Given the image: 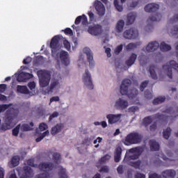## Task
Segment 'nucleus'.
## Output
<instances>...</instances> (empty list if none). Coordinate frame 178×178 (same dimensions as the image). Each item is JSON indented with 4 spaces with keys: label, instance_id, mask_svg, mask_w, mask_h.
Returning a JSON list of instances; mask_svg holds the SVG:
<instances>
[{
    "label": "nucleus",
    "instance_id": "1",
    "mask_svg": "<svg viewBox=\"0 0 178 178\" xmlns=\"http://www.w3.org/2000/svg\"><path fill=\"white\" fill-rule=\"evenodd\" d=\"M159 10V5L152 3L145 6V11L148 13H154V15L149 17L147 19L148 23L149 22H159L162 19V15L158 13Z\"/></svg>",
    "mask_w": 178,
    "mask_h": 178
},
{
    "label": "nucleus",
    "instance_id": "2",
    "mask_svg": "<svg viewBox=\"0 0 178 178\" xmlns=\"http://www.w3.org/2000/svg\"><path fill=\"white\" fill-rule=\"evenodd\" d=\"M141 141H143V135L138 132H131L125 137L124 144L129 146L134 144H140Z\"/></svg>",
    "mask_w": 178,
    "mask_h": 178
},
{
    "label": "nucleus",
    "instance_id": "3",
    "mask_svg": "<svg viewBox=\"0 0 178 178\" xmlns=\"http://www.w3.org/2000/svg\"><path fill=\"white\" fill-rule=\"evenodd\" d=\"M38 76L39 78V84L40 87H47L49 86V81H51V74L48 72L40 70L37 72Z\"/></svg>",
    "mask_w": 178,
    "mask_h": 178
},
{
    "label": "nucleus",
    "instance_id": "4",
    "mask_svg": "<svg viewBox=\"0 0 178 178\" xmlns=\"http://www.w3.org/2000/svg\"><path fill=\"white\" fill-rule=\"evenodd\" d=\"M143 152H144V147L143 146L133 147L129 150V153L134 154H126L124 159H127L128 161L138 159V158H140V155H141Z\"/></svg>",
    "mask_w": 178,
    "mask_h": 178
},
{
    "label": "nucleus",
    "instance_id": "5",
    "mask_svg": "<svg viewBox=\"0 0 178 178\" xmlns=\"http://www.w3.org/2000/svg\"><path fill=\"white\" fill-rule=\"evenodd\" d=\"M60 40V35H57L52 38L50 42V48L51 49V55L56 56L58 51H59V41Z\"/></svg>",
    "mask_w": 178,
    "mask_h": 178
},
{
    "label": "nucleus",
    "instance_id": "6",
    "mask_svg": "<svg viewBox=\"0 0 178 178\" xmlns=\"http://www.w3.org/2000/svg\"><path fill=\"white\" fill-rule=\"evenodd\" d=\"M83 83L86 86L88 90H94V84H92V79H91V74L88 70H86L85 74L82 77Z\"/></svg>",
    "mask_w": 178,
    "mask_h": 178
},
{
    "label": "nucleus",
    "instance_id": "7",
    "mask_svg": "<svg viewBox=\"0 0 178 178\" xmlns=\"http://www.w3.org/2000/svg\"><path fill=\"white\" fill-rule=\"evenodd\" d=\"M123 37L126 40H136L138 37V31L134 28H131L124 31Z\"/></svg>",
    "mask_w": 178,
    "mask_h": 178
},
{
    "label": "nucleus",
    "instance_id": "8",
    "mask_svg": "<svg viewBox=\"0 0 178 178\" xmlns=\"http://www.w3.org/2000/svg\"><path fill=\"white\" fill-rule=\"evenodd\" d=\"M88 33L91 34V35H95L97 37L101 35V34L104 33V30L102 29V26L100 24H95L93 26L88 27Z\"/></svg>",
    "mask_w": 178,
    "mask_h": 178
},
{
    "label": "nucleus",
    "instance_id": "9",
    "mask_svg": "<svg viewBox=\"0 0 178 178\" xmlns=\"http://www.w3.org/2000/svg\"><path fill=\"white\" fill-rule=\"evenodd\" d=\"M131 86V81L129 79H124L120 86V94L127 95L129 94V87Z\"/></svg>",
    "mask_w": 178,
    "mask_h": 178
},
{
    "label": "nucleus",
    "instance_id": "10",
    "mask_svg": "<svg viewBox=\"0 0 178 178\" xmlns=\"http://www.w3.org/2000/svg\"><path fill=\"white\" fill-rule=\"evenodd\" d=\"M83 52L87 56V60L89 63L90 67H94V56L92 54V51L88 47H85L83 49Z\"/></svg>",
    "mask_w": 178,
    "mask_h": 178
},
{
    "label": "nucleus",
    "instance_id": "11",
    "mask_svg": "<svg viewBox=\"0 0 178 178\" xmlns=\"http://www.w3.org/2000/svg\"><path fill=\"white\" fill-rule=\"evenodd\" d=\"M54 168L55 165L53 163H40L38 165V168L42 172H51L54 170Z\"/></svg>",
    "mask_w": 178,
    "mask_h": 178
},
{
    "label": "nucleus",
    "instance_id": "12",
    "mask_svg": "<svg viewBox=\"0 0 178 178\" xmlns=\"http://www.w3.org/2000/svg\"><path fill=\"white\" fill-rule=\"evenodd\" d=\"M60 59L63 65H65V66H69L70 60L69 59V53H67V51L62 50L60 52Z\"/></svg>",
    "mask_w": 178,
    "mask_h": 178
},
{
    "label": "nucleus",
    "instance_id": "13",
    "mask_svg": "<svg viewBox=\"0 0 178 178\" xmlns=\"http://www.w3.org/2000/svg\"><path fill=\"white\" fill-rule=\"evenodd\" d=\"M122 118V114H108L106 115V119H108V124H114V123H118L120 118Z\"/></svg>",
    "mask_w": 178,
    "mask_h": 178
},
{
    "label": "nucleus",
    "instance_id": "14",
    "mask_svg": "<svg viewBox=\"0 0 178 178\" xmlns=\"http://www.w3.org/2000/svg\"><path fill=\"white\" fill-rule=\"evenodd\" d=\"M95 8L99 16H104V15H105V7L101 1L96 0L95 2Z\"/></svg>",
    "mask_w": 178,
    "mask_h": 178
},
{
    "label": "nucleus",
    "instance_id": "15",
    "mask_svg": "<svg viewBox=\"0 0 178 178\" xmlns=\"http://www.w3.org/2000/svg\"><path fill=\"white\" fill-rule=\"evenodd\" d=\"M33 77H34V76H33V74L30 73L21 72L18 75L17 80V81H19V82H24V81H27V80H30V79H33Z\"/></svg>",
    "mask_w": 178,
    "mask_h": 178
},
{
    "label": "nucleus",
    "instance_id": "16",
    "mask_svg": "<svg viewBox=\"0 0 178 178\" xmlns=\"http://www.w3.org/2000/svg\"><path fill=\"white\" fill-rule=\"evenodd\" d=\"M23 174L19 178H31L34 176V173L33 172V169L29 166H24L23 168Z\"/></svg>",
    "mask_w": 178,
    "mask_h": 178
},
{
    "label": "nucleus",
    "instance_id": "17",
    "mask_svg": "<svg viewBox=\"0 0 178 178\" xmlns=\"http://www.w3.org/2000/svg\"><path fill=\"white\" fill-rule=\"evenodd\" d=\"M115 106L118 109H126L129 106V102L120 98L116 101Z\"/></svg>",
    "mask_w": 178,
    "mask_h": 178
},
{
    "label": "nucleus",
    "instance_id": "18",
    "mask_svg": "<svg viewBox=\"0 0 178 178\" xmlns=\"http://www.w3.org/2000/svg\"><path fill=\"white\" fill-rule=\"evenodd\" d=\"M122 147L120 146H117L115 152H114V161L116 163L120 162V159H122Z\"/></svg>",
    "mask_w": 178,
    "mask_h": 178
},
{
    "label": "nucleus",
    "instance_id": "19",
    "mask_svg": "<svg viewBox=\"0 0 178 178\" xmlns=\"http://www.w3.org/2000/svg\"><path fill=\"white\" fill-rule=\"evenodd\" d=\"M158 48H159V43L156 41H153L147 44L146 51L147 52H154V51H156Z\"/></svg>",
    "mask_w": 178,
    "mask_h": 178
},
{
    "label": "nucleus",
    "instance_id": "20",
    "mask_svg": "<svg viewBox=\"0 0 178 178\" xmlns=\"http://www.w3.org/2000/svg\"><path fill=\"white\" fill-rule=\"evenodd\" d=\"M136 60H137V54L132 53L128 60H126L125 63L128 67H130V66H133V65H134Z\"/></svg>",
    "mask_w": 178,
    "mask_h": 178
},
{
    "label": "nucleus",
    "instance_id": "21",
    "mask_svg": "<svg viewBox=\"0 0 178 178\" xmlns=\"http://www.w3.org/2000/svg\"><path fill=\"white\" fill-rule=\"evenodd\" d=\"M163 178H175L176 171L175 170H166L162 172Z\"/></svg>",
    "mask_w": 178,
    "mask_h": 178
},
{
    "label": "nucleus",
    "instance_id": "22",
    "mask_svg": "<svg viewBox=\"0 0 178 178\" xmlns=\"http://www.w3.org/2000/svg\"><path fill=\"white\" fill-rule=\"evenodd\" d=\"M33 127H34V123L30 122L29 124H23L20 127V129L22 130V131H30L33 130Z\"/></svg>",
    "mask_w": 178,
    "mask_h": 178
},
{
    "label": "nucleus",
    "instance_id": "23",
    "mask_svg": "<svg viewBox=\"0 0 178 178\" xmlns=\"http://www.w3.org/2000/svg\"><path fill=\"white\" fill-rule=\"evenodd\" d=\"M63 128V127L62 126V124H57L55 127L51 128V134H52V136H55V134L60 133V131H62Z\"/></svg>",
    "mask_w": 178,
    "mask_h": 178
},
{
    "label": "nucleus",
    "instance_id": "24",
    "mask_svg": "<svg viewBox=\"0 0 178 178\" xmlns=\"http://www.w3.org/2000/svg\"><path fill=\"white\" fill-rule=\"evenodd\" d=\"M151 151H159V143L156 140H151L149 142Z\"/></svg>",
    "mask_w": 178,
    "mask_h": 178
},
{
    "label": "nucleus",
    "instance_id": "25",
    "mask_svg": "<svg viewBox=\"0 0 178 178\" xmlns=\"http://www.w3.org/2000/svg\"><path fill=\"white\" fill-rule=\"evenodd\" d=\"M17 92H20V94H30V90H29V88L26 86L18 85L17 86Z\"/></svg>",
    "mask_w": 178,
    "mask_h": 178
},
{
    "label": "nucleus",
    "instance_id": "26",
    "mask_svg": "<svg viewBox=\"0 0 178 178\" xmlns=\"http://www.w3.org/2000/svg\"><path fill=\"white\" fill-rule=\"evenodd\" d=\"M124 27V21L123 19H120L117 22L115 29L117 33H122L123 31V28Z\"/></svg>",
    "mask_w": 178,
    "mask_h": 178
},
{
    "label": "nucleus",
    "instance_id": "27",
    "mask_svg": "<svg viewBox=\"0 0 178 178\" xmlns=\"http://www.w3.org/2000/svg\"><path fill=\"white\" fill-rule=\"evenodd\" d=\"M135 21H136V15L131 13L128 14L127 19V25L130 26V24H133Z\"/></svg>",
    "mask_w": 178,
    "mask_h": 178
},
{
    "label": "nucleus",
    "instance_id": "28",
    "mask_svg": "<svg viewBox=\"0 0 178 178\" xmlns=\"http://www.w3.org/2000/svg\"><path fill=\"white\" fill-rule=\"evenodd\" d=\"M160 49L162 52H167V51H170L172 49V47L165 42H162L160 44Z\"/></svg>",
    "mask_w": 178,
    "mask_h": 178
},
{
    "label": "nucleus",
    "instance_id": "29",
    "mask_svg": "<svg viewBox=\"0 0 178 178\" xmlns=\"http://www.w3.org/2000/svg\"><path fill=\"white\" fill-rule=\"evenodd\" d=\"M149 74L153 79V80H156L158 79V76L156 75V72H155V66L154 65H150L149 68Z\"/></svg>",
    "mask_w": 178,
    "mask_h": 178
},
{
    "label": "nucleus",
    "instance_id": "30",
    "mask_svg": "<svg viewBox=\"0 0 178 178\" xmlns=\"http://www.w3.org/2000/svg\"><path fill=\"white\" fill-rule=\"evenodd\" d=\"M166 101V97L160 96L159 97L155 98L152 104L153 105H159L160 104H163V102Z\"/></svg>",
    "mask_w": 178,
    "mask_h": 178
},
{
    "label": "nucleus",
    "instance_id": "31",
    "mask_svg": "<svg viewBox=\"0 0 178 178\" xmlns=\"http://www.w3.org/2000/svg\"><path fill=\"white\" fill-rule=\"evenodd\" d=\"M19 163H20V156H14L11 159V164L13 168H16L18 166Z\"/></svg>",
    "mask_w": 178,
    "mask_h": 178
},
{
    "label": "nucleus",
    "instance_id": "32",
    "mask_svg": "<svg viewBox=\"0 0 178 178\" xmlns=\"http://www.w3.org/2000/svg\"><path fill=\"white\" fill-rule=\"evenodd\" d=\"M58 177L59 178H69V176H67V172H66V170L63 168V167H60L58 171Z\"/></svg>",
    "mask_w": 178,
    "mask_h": 178
},
{
    "label": "nucleus",
    "instance_id": "33",
    "mask_svg": "<svg viewBox=\"0 0 178 178\" xmlns=\"http://www.w3.org/2000/svg\"><path fill=\"white\" fill-rule=\"evenodd\" d=\"M47 136H49V131L48 130L43 132L38 138L35 139L36 143H40L41 140H44Z\"/></svg>",
    "mask_w": 178,
    "mask_h": 178
},
{
    "label": "nucleus",
    "instance_id": "34",
    "mask_svg": "<svg viewBox=\"0 0 178 178\" xmlns=\"http://www.w3.org/2000/svg\"><path fill=\"white\" fill-rule=\"evenodd\" d=\"M58 84H59V82L58 81L51 82L49 89L44 92L45 94H49V92H52V90H54V88H55V87H56Z\"/></svg>",
    "mask_w": 178,
    "mask_h": 178
},
{
    "label": "nucleus",
    "instance_id": "35",
    "mask_svg": "<svg viewBox=\"0 0 178 178\" xmlns=\"http://www.w3.org/2000/svg\"><path fill=\"white\" fill-rule=\"evenodd\" d=\"M171 134H172V129L170 127H168L163 132V138H165V140H168L169 138V137H170Z\"/></svg>",
    "mask_w": 178,
    "mask_h": 178
},
{
    "label": "nucleus",
    "instance_id": "36",
    "mask_svg": "<svg viewBox=\"0 0 178 178\" xmlns=\"http://www.w3.org/2000/svg\"><path fill=\"white\" fill-rule=\"evenodd\" d=\"M152 116H147L143 119V124L145 126H149L152 123Z\"/></svg>",
    "mask_w": 178,
    "mask_h": 178
},
{
    "label": "nucleus",
    "instance_id": "37",
    "mask_svg": "<svg viewBox=\"0 0 178 178\" xmlns=\"http://www.w3.org/2000/svg\"><path fill=\"white\" fill-rule=\"evenodd\" d=\"M12 104H0V114L2 113V112H5V111L9 109L10 106H12Z\"/></svg>",
    "mask_w": 178,
    "mask_h": 178
},
{
    "label": "nucleus",
    "instance_id": "38",
    "mask_svg": "<svg viewBox=\"0 0 178 178\" xmlns=\"http://www.w3.org/2000/svg\"><path fill=\"white\" fill-rule=\"evenodd\" d=\"M137 45H138L137 43L131 42V43L128 44L125 47V48H126L127 51H132V49H136V48H137Z\"/></svg>",
    "mask_w": 178,
    "mask_h": 178
},
{
    "label": "nucleus",
    "instance_id": "39",
    "mask_svg": "<svg viewBox=\"0 0 178 178\" xmlns=\"http://www.w3.org/2000/svg\"><path fill=\"white\" fill-rule=\"evenodd\" d=\"M154 119H158L159 120H166V119H168V117H166L165 115L161 114L159 113L154 115Z\"/></svg>",
    "mask_w": 178,
    "mask_h": 178
},
{
    "label": "nucleus",
    "instance_id": "40",
    "mask_svg": "<svg viewBox=\"0 0 178 178\" xmlns=\"http://www.w3.org/2000/svg\"><path fill=\"white\" fill-rule=\"evenodd\" d=\"M10 129H12V127L8 124H6V122L2 124L0 127L1 131H6V130H10Z\"/></svg>",
    "mask_w": 178,
    "mask_h": 178
},
{
    "label": "nucleus",
    "instance_id": "41",
    "mask_svg": "<svg viewBox=\"0 0 178 178\" xmlns=\"http://www.w3.org/2000/svg\"><path fill=\"white\" fill-rule=\"evenodd\" d=\"M114 6L118 12L123 10V6L119 5V0H114Z\"/></svg>",
    "mask_w": 178,
    "mask_h": 178
},
{
    "label": "nucleus",
    "instance_id": "42",
    "mask_svg": "<svg viewBox=\"0 0 178 178\" xmlns=\"http://www.w3.org/2000/svg\"><path fill=\"white\" fill-rule=\"evenodd\" d=\"M19 131H20V124H18L13 129V136H15V137H17L19 136Z\"/></svg>",
    "mask_w": 178,
    "mask_h": 178
},
{
    "label": "nucleus",
    "instance_id": "43",
    "mask_svg": "<svg viewBox=\"0 0 178 178\" xmlns=\"http://www.w3.org/2000/svg\"><path fill=\"white\" fill-rule=\"evenodd\" d=\"M137 95H138V90L136 88H134L132 90L131 93L128 94L129 98H136V97H137Z\"/></svg>",
    "mask_w": 178,
    "mask_h": 178
},
{
    "label": "nucleus",
    "instance_id": "44",
    "mask_svg": "<svg viewBox=\"0 0 178 178\" xmlns=\"http://www.w3.org/2000/svg\"><path fill=\"white\" fill-rule=\"evenodd\" d=\"M149 83V81H144L140 83V91H144V90H145V88L147 87V86H148V83Z\"/></svg>",
    "mask_w": 178,
    "mask_h": 178
},
{
    "label": "nucleus",
    "instance_id": "45",
    "mask_svg": "<svg viewBox=\"0 0 178 178\" xmlns=\"http://www.w3.org/2000/svg\"><path fill=\"white\" fill-rule=\"evenodd\" d=\"M53 159L54 160V162L56 163H58V162H59V161H60V154L58 153V152H55L53 154Z\"/></svg>",
    "mask_w": 178,
    "mask_h": 178
},
{
    "label": "nucleus",
    "instance_id": "46",
    "mask_svg": "<svg viewBox=\"0 0 178 178\" xmlns=\"http://www.w3.org/2000/svg\"><path fill=\"white\" fill-rule=\"evenodd\" d=\"M109 159H111V156H109V154H106L99 159V163H105V162H106V161H109Z\"/></svg>",
    "mask_w": 178,
    "mask_h": 178
},
{
    "label": "nucleus",
    "instance_id": "47",
    "mask_svg": "<svg viewBox=\"0 0 178 178\" xmlns=\"http://www.w3.org/2000/svg\"><path fill=\"white\" fill-rule=\"evenodd\" d=\"M145 98H146L147 99H152V98H154V96L152 95V93L149 90H145Z\"/></svg>",
    "mask_w": 178,
    "mask_h": 178
},
{
    "label": "nucleus",
    "instance_id": "48",
    "mask_svg": "<svg viewBox=\"0 0 178 178\" xmlns=\"http://www.w3.org/2000/svg\"><path fill=\"white\" fill-rule=\"evenodd\" d=\"M140 165H141V161H135V162H130V166H133V168H135L136 169H138Z\"/></svg>",
    "mask_w": 178,
    "mask_h": 178
},
{
    "label": "nucleus",
    "instance_id": "49",
    "mask_svg": "<svg viewBox=\"0 0 178 178\" xmlns=\"http://www.w3.org/2000/svg\"><path fill=\"white\" fill-rule=\"evenodd\" d=\"M5 123L7 124H9L12 127V123H13V117L12 116H8L6 118L5 120Z\"/></svg>",
    "mask_w": 178,
    "mask_h": 178
},
{
    "label": "nucleus",
    "instance_id": "50",
    "mask_svg": "<svg viewBox=\"0 0 178 178\" xmlns=\"http://www.w3.org/2000/svg\"><path fill=\"white\" fill-rule=\"evenodd\" d=\"M81 17L82 18H81V22L83 26L88 24V19H87V16H86V15L83 14L81 15Z\"/></svg>",
    "mask_w": 178,
    "mask_h": 178
},
{
    "label": "nucleus",
    "instance_id": "51",
    "mask_svg": "<svg viewBox=\"0 0 178 178\" xmlns=\"http://www.w3.org/2000/svg\"><path fill=\"white\" fill-rule=\"evenodd\" d=\"M27 165L31 166L32 168H37V164L34 163V159H29L27 161Z\"/></svg>",
    "mask_w": 178,
    "mask_h": 178
},
{
    "label": "nucleus",
    "instance_id": "52",
    "mask_svg": "<svg viewBox=\"0 0 178 178\" xmlns=\"http://www.w3.org/2000/svg\"><path fill=\"white\" fill-rule=\"evenodd\" d=\"M47 129H48V125H47V124L44 122L40 124L39 129L40 130V131H44V130H47Z\"/></svg>",
    "mask_w": 178,
    "mask_h": 178
},
{
    "label": "nucleus",
    "instance_id": "53",
    "mask_svg": "<svg viewBox=\"0 0 178 178\" xmlns=\"http://www.w3.org/2000/svg\"><path fill=\"white\" fill-rule=\"evenodd\" d=\"M88 15L89 16L90 22L91 23L95 22V15H94L92 12L91 11L88 12Z\"/></svg>",
    "mask_w": 178,
    "mask_h": 178
},
{
    "label": "nucleus",
    "instance_id": "54",
    "mask_svg": "<svg viewBox=\"0 0 178 178\" xmlns=\"http://www.w3.org/2000/svg\"><path fill=\"white\" fill-rule=\"evenodd\" d=\"M35 178H49V174L48 172H43L36 175Z\"/></svg>",
    "mask_w": 178,
    "mask_h": 178
},
{
    "label": "nucleus",
    "instance_id": "55",
    "mask_svg": "<svg viewBox=\"0 0 178 178\" xmlns=\"http://www.w3.org/2000/svg\"><path fill=\"white\" fill-rule=\"evenodd\" d=\"M170 33L172 35L176 36L178 34V26H174L173 28L171 29Z\"/></svg>",
    "mask_w": 178,
    "mask_h": 178
},
{
    "label": "nucleus",
    "instance_id": "56",
    "mask_svg": "<svg viewBox=\"0 0 178 178\" xmlns=\"http://www.w3.org/2000/svg\"><path fill=\"white\" fill-rule=\"evenodd\" d=\"M122 51H123V44H120L115 48V54H116V55H119V53L122 52Z\"/></svg>",
    "mask_w": 178,
    "mask_h": 178
},
{
    "label": "nucleus",
    "instance_id": "57",
    "mask_svg": "<svg viewBox=\"0 0 178 178\" xmlns=\"http://www.w3.org/2000/svg\"><path fill=\"white\" fill-rule=\"evenodd\" d=\"M63 45L64 48L67 49V51H69L70 49V42L67 41V40H63Z\"/></svg>",
    "mask_w": 178,
    "mask_h": 178
},
{
    "label": "nucleus",
    "instance_id": "58",
    "mask_svg": "<svg viewBox=\"0 0 178 178\" xmlns=\"http://www.w3.org/2000/svg\"><path fill=\"white\" fill-rule=\"evenodd\" d=\"M64 33L66 35H73V31L70 28H66Z\"/></svg>",
    "mask_w": 178,
    "mask_h": 178
},
{
    "label": "nucleus",
    "instance_id": "59",
    "mask_svg": "<svg viewBox=\"0 0 178 178\" xmlns=\"http://www.w3.org/2000/svg\"><path fill=\"white\" fill-rule=\"evenodd\" d=\"M7 88L8 86H6V84H0V93L3 94V92L6 91Z\"/></svg>",
    "mask_w": 178,
    "mask_h": 178
},
{
    "label": "nucleus",
    "instance_id": "60",
    "mask_svg": "<svg viewBox=\"0 0 178 178\" xmlns=\"http://www.w3.org/2000/svg\"><path fill=\"white\" fill-rule=\"evenodd\" d=\"M59 116V113L55 111L49 118V122H51L54 118H58Z\"/></svg>",
    "mask_w": 178,
    "mask_h": 178
},
{
    "label": "nucleus",
    "instance_id": "61",
    "mask_svg": "<svg viewBox=\"0 0 178 178\" xmlns=\"http://www.w3.org/2000/svg\"><path fill=\"white\" fill-rule=\"evenodd\" d=\"M28 87L30 90H33L35 88V82L31 81L28 83Z\"/></svg>",
    "mask_w": 178,
    "mask_h": 178
},
{
    "label": "nucleus",
    "instance_id": "62",
    "mask_svg": "<svg viewBox=\"0 0 178 178\" xmlns=\"http://www.w3.org/2000/svg\"><path fill=\"white\" fill-rule=\"evenodd\" d=\"M32 58L31 57H27L26 58L24 59L23 63L24 65H29V63H31Z\"/></svg>",
    "mask_w": 178,
    "mask_h": 178
},
{
    "label": "nucleus",
    "instance_id": "63",
    "mask_svg": "<svg viewBox=\"0 0 178 178\" xmlns=\"http://www.w3.org/2000/svg\"><path fill=\"white\" fill-rule=\"evenodd\" d=\"M176 22H178V14L175 15L174 17L170 19V23H175Z\"/></svg>",
    "mask_w": 178,
    "mask_h": 178
},
{
    "label": "nucleus",
    "instance_id": "64",
    "mask_svg": "<svg viewBox=\"0 0 178 178\" xmlns=\"http://www.w3.org/2000/svg\"><path fill=\"white\" fill-rule=\"evenodd\" d=\"M149 178H162L160 175H158V174L153 173L149 175Z\"/></svg>",
    "mask_w": 178,
    "mask_h": 178
}]
</instances>
